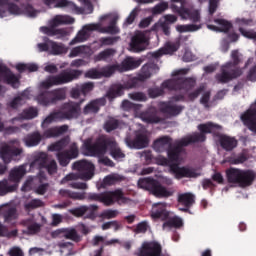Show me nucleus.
<instances>
[{
	"instance_id": "nucleus-1",
	"label": "nucleus",
	"mask_w": 256,
	"mask_h": 256,
	"mask_svg": "<svg viewBox=\"0 0 256 256\" xmlns=\"http://www.w3.org/2000/svg\"><path fill=\"white\" fill-rule=\"evenodd\" d=\"M84 149L89 157H105L107 152L115 161L119 159H125V153L119 147V144L113 137H99L94 143L91 140L84 142Z\"/></svg>"
},
{
	"instance_id": "nucleus-2",
	"label": "nucleus",
	"mask_w": 256,
	"mask_h": 256,
	"mask_svg": "<svg viewBox=\"0 0 256 256\" xmlns=\"http://www.w3.org/2000/svg\"><path fill=\"white\" fill-rule=\"evenodd\" d=\"M171 9L173 13H178L181 19L191 21L194 24L178 25L179 33H193L201 29V13L199 10L186 8L185 0H171Z\"/></svg>"
},
{
	"instance_id": "nucleus-3",
	"label": "nucleus",
	"mask_w": 256,
	"mask_h": 256,
	"mask_svg": "<svg viewBox=\"0 0 256 256\" xmlns=\"http://www.w3.org/2000/svg\"><path fill=\"white\" fill-rule=\"evenodd\" d=\"M231 57L233 62H227L220 69V73L216 74L217 83H221L225 85L227 83H231L233 79H237L243 75V70L241 68H234L241 63V54L239 50H233L231 52Z\"/></svg>"
},
{
	"instance_id": "nucleus-4",
	"label": "nucleus",
	"mask_w": 256,
	"mask_h": 256,
	"mask_svg": "<svg viewBox=\"0 0 256 256\" xmlns=\"http://www.w3.org/2000/svg\"><path fill=\"white\" fill-rule=\"evenodd\" d=\"M226 179L232 185H238L242 189L251 187L256 179L255 170H242L239 168L230 167L226 170Z\"/></svg>"
},
{
	"instance_id": "nucleus-5",
	"label": "nucleus",
	"mask_w": 256,
	"mask_h": 256,
	"mask_svg": "<svg viewBox=\"0 0 256 256\" xmlns=\"http://www.w3.org/2000/svg\"><path fill=\"white\" fill-rule=\"evenodd\" d=\"M83 75V71L75 69H66L57 75H52L46 78V80L40 83L42 89H51V87H57L59 85H67V83H72L76 81Z\"/></svg>"
},
{
	"instance_id": "nucleus-6",
	"label": "nucleus",
	"mask_w": 256,
	"mask_h": 256,
	"mask_svg": "<svg viewBox=\"0 0 256 256\" xmlns=\"http://www.w3.org/2000/svg\"><path fill=\"white\" fill-rule=\"evenodd\" d=\"M65 99H67V87L45 90L36 96L37 103L42 107L57 105L59 102L65 101Z\"/></svg>"
},
{
	"instance_id": "nucleus-7",
	"label": "nucleus",
	"mask_w": 256,
	"mask_h": 256,
	"mask_svg": "<svg viewBox=\"0 0 256 256\" xmlns=\"http://www.w3.org/2000/svg\"><path fill=\"white\" fill-rule=\"evenodd\" d=\"M87 199L88 201L103 203L106 207H111V205H115V203H119V201H122V203L127 201V197H125V193H123L121 189L102 193H89Z\"/></svg>"
},
{
	"instance_id": "nucleus-8",
	"label": "nucleus",
	"mask_w": 256,
	"mask_h": 256,
	"mask_svg": "<svg viewBox=\"0 0 256 256\" xmlns=\"http://www.w3.org/2000/svg\"><path fill=\"white\" fill-rule=\"evenodd\" d=\"M84 99L79 102L68 101L62 104L61 110L58 111L60 113V117L66 121H73V119H79L81 115V105H83Z\"/></svg>"
},
{
	"instance_id": "nucleus-9",
	"label": "nucleus",
	"mask_w": 256,
	"mask_h": 256,
	"mask_svg": "<svg viewBox=\"0 0 256 256\" xmlns=\"http://www.w3.org/2000/svg\"><path fill=\"white\" fill-rule=\"evenodd\" d=\"M197 85V81L194 78H184L180 77L174 80H166L162 83V87L164 89H168L169 91H191L193 87Z\"/></svg>"
},
{
	"instance_id": "nucleus-10",
	"label": "nucleus",
	"mask_w": 256,
	"mask_h": 256,
	"mask_svg": "<svg viewBox=\"0 0 256 256\" xmlns=\"http://www.w3.org/2000/svg\"><path fill=\"white\" fill-rule=\"evenodd\" d=\"M73 169L78 171V177L82 181H91L95 177V164L90 161H76L73 163Z\"/></svg>"
},
{
	"instance_id": "nucleus-11",
	"label": "nucleus",
	"mask_w": 256,
	"mask_h": 256,
	"mask_svg": "<svg viewBox=\"0 0 256 256\" xmlns=\"http://www.w3.org/2000/svg\"><path fill=\"white\" fill-rule=\"evenodd\" d=\"M118 21L119 16H114L106 27H103L101 23H92L85 25L84 29H86V31H97L98 33L107 35H118V33H121V29L117 27Z\"/></svg>"
},
{
	"instance_id": "nucleus-12",
	"label": "nucleus",
	"mask_w": 256,
	"mask_h": 256,
	"mask_svg": "<svg viewBox=\"0 0 256 256\" xmlns=\"http://www.w3.org/2000/svg\"><path fill=\"white\" fill-rule=\"evenodd\" d=\"M214 23H217L219 26H215L213 24H208L207 27L210 29V31H216V33H227L228 39H230L231 43H237L239 41V34L237 32H231V29H233V24L225 19L216 18L214 19Z\"/></svg>"
},
{
	"instance_id": "nucleus-13",
	"label": "nucleus",
	"mask_w": 256,
	"mask_h": 256,
	"mask_svg": "<svg viewBox=\"0 0 256 256\" xmlns=\"http://www.w3.org/2000/svg\"><path fill=\"white\" fill-rule=\"evenodd\" d=\"M137 88V80H128L125 84H113L106 93V97L113 101L117 97H122L125 95V90Z\"/></svg>"
},
{
	"instance_id": "nucleus-14",
	"label": "nucleus",
	"mask_w": 256,
	"mask_h": 256,
	"mask_svg": "<svg viewBox=\"0 0 256 256\" xmlns=\"http://www.w3.org/2000/svg\"><path fill=\"white\" fill-rule=\"evenodd\" d=\"M0 81H3L6 85H10L12 89H19V85H21V77L15 75L5 64H0Z\"/></svg>"
},
{
	"instance_id": "nucleus-15",
	"label": "nucleus",
	"mask_w": 256,
	"mask_h": 256,
	"mask_svg": "<svg viewBox=\"0 0 256 256\" xmlns=\"http://www.w3.org/2000/svg\"><path fill=\"white\" fill-rule=\"evenodd\" d=\"M23 155V148L5 145L0 148V159L5 165H9L12 161H19V157Z\"/></svg>"
},
{
	"instance_id": "nucleus-16",
	"label": "nucleus",
	"mask_w": 256,
	"mask_h": 256,
	"mask_svg": "<svg viewBox=\"0 0 256 256\" xmlns=\"http://www.w3.org/2000/svg\"><path fill=\"white\" fill-rule=\"evenodd\" d=\"M56 157L61 167H67L72 159L79 157V147L76 143H73L68 150L58 152Z\"/></svg>"
},
{
	"instance_id": "nucleus-17",
	"label": "nucleus",
	"mask_w": 256,
	"mask_h": 256,
	"mask_svg": "<svg viewBox=\"0 0 256 256\" xmlns=\"http://www.w3.org/2000/svg\"><path fill=\"white\" fill-rule=\"evenodd\" d=\"M170 171L175 175L176 179H197L199 177V173L194 168L179 167L177 163L170 165Z\"/></svg>"
},
{
	"instance_id": "nucleus-18",
	"label": "nucleus",
	"mask_w": 256,
	"mask_h": 256,
	"mask_svg": "<svg viewBox=\"0 0 256 256\" xmlns=\"http://www.w3.org/2000/svg\"><path fill=\"white\" fill-rule=\"evenodd\" d=\"M149 46V38L143 32L136 33L130 42L131 51L134 53H141V51H145Z\"/></svg>"
},
{
	"instance_id": "nucleus-19",
	"label": "nucleus",
	"mask_w": 256,
	"mask_h": 256,
	"mask_svg": "<svg viewBox=\"0 0 256 256\" xmlns=\"http://www.w3.org/2000/svg\"><path fill=\"white\" fill-rule=\"evenodd\" d=\"M125 142L130 149H145V147H149V137L143 132L136 133L134 139L126 137Z\"/></svg>"
},
{
	"instance_id": "nucleus-20",
	"label": "nucleus",
	"mask_w": 256,
	"mask_h": 256,
	"mask_svg": "<svg viewBox=\"0 0 256 256\" xmlns=\"http://www.w3.org/2000/svg\"><path fill=\"white\" fill-rule=\"evenodd\" d=\"M47 153H40L35 158V163L39 164L40 169H46L49 175H55L57 173V161L51 160L47 162Z\"/></svg>"
},
{
	"instance_id": "nucleus-21",
	"label": "nucleus",
	"mask_w": 256,
	"mask_h": 256,
	"mask_svg": "<svg viewBox=\"0 0 256 256\" xmlns=\"http://www.w3.org/2000/svg\"><path fill=\"white\" fill-rule=\"evenodd\" d=\"M95 89V83L93 82H85L82 84H77L74 88L70 91V97L72 99H79L81 95L83 97H87L91 91Z\"/></svg>"
},
{
	"instance_id": "nucleus-22",
	"label": "nucleus",
	"mask_w": 256,
	"mask_h": 256,
	"mask_svg": "<svg viewBox=\"0 0 256 256\" xmlns=\"http://www.w3.org/2000/svg\"><path fill=\"white\" fill-rule=\"evenodd\" d=\"M163 247L159 242H148L142 245L137 256H161Z\"/></svg>"
},
{
	"instance_id": "nucleus-23",
	"label": "nucleus",
	"mask_w": 256,
	"mask_h": 256,
	"mask_svg": "<svg viewBox=\"0 0 256 256\" xmlns=\"http://www.w3.org/2000/svg\"><path fill=\"white\" fill-rule=\"evenodd\" d=\"M160 112L168 117H177L180 113L185 109V107L181 105L173 104V102H160L159 103Z\"/></svg>"
},
{
	"instance_id": "nucleus-24",
	"label": "nucleus",
	"mask_w": 256,
	"mask_h": 256,
	"mask_svg": "<svg viewBox=\"0 0 256 256\" xmlns=\"http://www.w3.org/2000/svg\"><path fill=\"white\" fill-rule=\"evenodd\" d=\"M157 71H159V68L155 63H147L143 65L138 77L132 78L136 80V87L139 85V81H147V79H150L151 75H153V73H157Z\"/></svg>"
},
{
	"instance_id": "nucleus-25",
	"label": "nucleus",
	"mask_w": 256,
	"mask_h": 256,
	"mask_svg": "<svg viewBox=\"0 0 256 256\" xmlns=\"http://www.w3.org/2000/svg\"><path fill=\"white\" fill-rule=\"evenodd\" d=\"M140 119L144 123L153 125L155 123H161V117H159V112L154 106H150L147 110L140 114Z\"/></svg>"
},
{
	"instance_id": "nucleus-26",
	"label": "nucleus",
	"mask_w": 256,
	"mask_h": 256,
	"mask_svg": "<svg viewBox=\"0 0 256 256\" xmlns=\"http://www.w3.org/2000/svg\"><path fill=\"white\" fill-rule=\"evenodd\" d=\"M152 219H161V221H167L169 219V211H167V204L159 202L153 204L151 210Z\"/></svg>"
},
{
	"instance_id": "nucleus-27",
	"label": "nucleus",
	"mask_w": 256,
	"mask_h": 256,
	"mask_svg": "<svg viewBox=\"0 0 256 256\" xmlns=\"http://www.w3.org/2000/svg\"><path fill=\"white\" fill-rule=\"evenodd\" d=\"M205 142V136L203 134H192L188 137L181 138L175 141V146L179 147L182 151H185L183 147H189L191 143H203Z\"/></svg>"
},
{
	"instance_id": "nucleus-28",
	"label": "nucleus",
	"mask_w": 256,
	"mask_h": 256,
	"mask_svg": "<svg viewBox=\"0 0 256 256\" xmlns=\"http://www.w3.org/2000/svg\"><path fill=\"white\" fill-rule=\"evenodd\" d=\"M107 105V99L105 97H101L98 99H94L90 101L83 109V114L84 115H89V114H97L101 110V107H105Z\"/></svg>"
},
{
	"instance_id": "nucleus-29",
	"label": "nucleus",
	"mask_w": 256,
	"mask_h": 256,
	"mask_svg": "<svg viewBox=\"0 0 256 256\" xmlns=\"http://www.w3.org/2000/svg\"><path fill=\"white\" fill-rule=\"evenodd\" d=\"M143 60H135L133 57H126L121 64H118L119 73H125L127 71H133V69H138L141 67Z\"/></svg>"
},
{
	"instance_id": "nucleus-30",
	"label": "nucleus",
	"mask_w": 256,
	"mask_h": 256,
	"mask_svg": "<svg viewBox=\"0 0 256 256\" xmlns=\"http://www.w3.org/2000/svg\"><path fill=\"white\" fill-rule=\"evenodd\" d=\"M241 121L250 130L256 133V109H248L241 115Z\"/></svg>"
},
{
	"instance_id": "nucleus-31",
	"label": "nucleus",
	"mask_w": 256,
	"mask_h": 256,
	"mask_svg": "<svg viewBox=\"0 0 256 256\" xmlns=\"http://www.w3.org/2000/svg\"><path fill=\"white\" fill-rule=\"evenodd\" d=\"M173 138L170 136H162L153 142V149L157 153H165L172 146Z\"/></svg>"
},
{
	"instance_id": "nucleus-32",
	"label": "nucleus",
	"mask_w": 256,
	"mask_h": 256,
	"mask_svg": "<svg viewBox=\"0 0 256 256\" xmlns=\"http://www.w3.org/2000/svg\"><path fill=\"white\" fill-rule=\"evenodd\" d=\"M27 173V169L25 168L24 165H20L18 167H14L10 170L8 179L11 181L12 185H16V189L19 187V183H21V179L25 177Z\"/></svg>"
},
{
	"instance_id": "nucleus-33",
	"label": "nucleus",
	"mask_w": 256,
	"mask_h": 256,
	"mask_svg": "<svg viewBox=\"0 0 256 256\" xmlns=\"http://www.w3.org/2000/svg\"><path fill=\"white\" fill-rule=\"evenodd\" d=\"M62 234L65 239H70L71 241H75L76 243H79V241H81V237L79 236V233H77V230L75 228L58 229L52 233V237H59V235Z\"/></svg>"
},
{
	"instance_id": "nucleus-34",
	"label": "nucleus",
	"mask_w": 256,
	"mask_h": 256,
	"mask_svg": "<svg viewBox=\"0 0 256 256\" xmlns=\"http://www.w3.org/2000/svg\"><path fill=\"white\" fill-rule=\"evenodd\" d=\"M54 7L57 9H68V11L76 13V15H82L84 13L83 8L76 6L75 3L68 0H58Z\"/></svg>"
},
{
	"instance_id": "nucleus-35",
	"label": "nucleus",
	"mask_w": 256,
	"mask_h": 256,
	"mask_svg": "<svg viewBox=\"0 0 256 256\" xmlns=\"http://www.w3.org/2000/svg\"><path fill=\"white\" fill-rule=\"evenodd\" d=\"M150 193L154 195V197L159 198H167L173 195L172 191H169L165 186L161 185L160 181L155 180L154 185H152V190Z\"/></svg>"
},
{
	"instance_id": "nucleus-36",
	"label": "nucleus",
	"mask_w": 256,
	"mask_h": 256,
	"mask_svg": "<svg viewBox=\"0 0 256 256\" xmlns=\"http://www.w3.org/2000/svg\"><path fill=\"white\" fill-rule=\"evenodd\" d=\"M178 203L180 205H183L184 208H181V211H184V213H187L191 207L195 204V195L192 193H183L178 196Z\"/></svg>"
},
{
	"instance_id": "nucleus-37",
	"label": "nucleus",
	"mask_w": 256,
	"mask_h": 256,
	"mask_svg": "<svg viewBox=\"0 0 256 256\" xmlns=\"http://www.w3.org/2000/svg\"><path fill=\"white\" fill-rule=\"evenodd\" d=\"M67 131H69V126L67 124H64L62 126H55L46 129L43 133V137H45L46 139H51L53 137H59L60 135L67 133Z\"/></svg>"
},
{
	"instance_id": "nucleus-38",
	"label": "nucleus",
	"mask_w": 256,
	"mask_h": 256,
	"mask_svg": "<svg viewBox=\"0 0 256 256\" xmlns=\"http://www.w3.org/2000/svg\"><path fill=\"white\" fill-rule=\"evenodd\" d=\"M219 143L220 147L224 149V151H233L235 147H237V139L227 136V135H221L219 137Z\"/></svg>"
},
{
	"instance_id": "nucleus-39",
	"label": "nucleus",
	"mask_w": 256,
	"mask_h": 256,
	"mask_svg": "<svg viewBox=\"0 0 256 256\" xmlns=\"http://www.w3.org/2000/svg\"><path fill=\"white\" fill-rule=\"evenodd\" d=\"M217 129H221V125L214 124L213 122H207V123L198 125V130L200 131V133L196 132V134L203 135L204 141H206L207 133H213V131H217Z\"/></svg>"
},
{
	"instance_id": "nucleus-40",
	"label": "nucleus",
	"mask_w": 256,
	"mask_h": 256,
	"mask_svg": "<svg viewBox=\"0 0 256 256\" xmlns=\"http://www.w3.org/2000/svg\"><path fill=\"white\" fill-rule=\"evenodd\" d=\"M60 197H65L68 199H73L74 201H83L87 199L85 192H73L67 189H60L59 190Z\"/></svg>"
},
{
	"instance_id": "nucleus-41",
	"label": "nucleus",
	"mask_w": 256,
	"mask_h": 256,
	"mask_svg": "<svg viewBox=\"0 0 256 256\" xmlns=\"http://www.w3.org/2000/svg\"><path fill=\"white\" fill-rule=\"evenodd\" d=\"M40 31L48 37H55V35H60V37H65L67 35V30L65 29H57L53 24H50V27L42 26Z\"/></svg>"
},
{
	"instance_id": "nucleus-42",
	"label": "nucleus",
	"mask_w": 256,
	"mask_h": 256,
	"mask_svg": "<svg viewBox=\"0 0 256 256\" xmlns=\"http://www.w3.org/2000/svg\"><path fill=\"white\" fill-rule=\"evenodd\" d=\"M1 211L5 223H11V221H15V219H17V208L6 205Z\"/></svg>"
},
{
	"instance_id": "nucleus-43",
	"label": "nucleus",
	"mask_w": 256,
	"mask_h": 256,
	"mask_svg": "<svg viewBox=\"0 0 256 256\" xmlns=\"http://www.w3.org/2000/svg\"><path fill=\"white\" fill-rule=\"evenodd\" d=\"M42 139H43V136H41V133L36 131L31 134H28L24 139V143L26 147H37V145L41 143Z\"/></svg>"
},
{
	"instance_id": "nucleus-44",
	"label": "nucleus",
	"mask_w": 256,
	"mask_h": 256,
	"mask_svg": "<svg viewBox=\"0 0 256 256\" xmlns=\"http://www.w3.org/2000/svg\"><path fill=\"white\" fill-rule=\"evenodd\" d=\"M166 153L171 163H179L183 150L174 144V146L172 145L168 148Z\"/></svg>"
},
{
	"instance_id": "nucleus-45",
	"label": "nucleus",
	"mask_w": 256,
	"mask_h": 256,
	"mask_svg": "<svg viewBox=\"0 0 256 256\" xmlns=\"http://www.w3.org/2000/svg\"><path fill=\"white\" fill-rule=\"evenodd\" d=\"M50 44V53L51 55H65L67 53L68 48L63 43H57L53 40H48Z\"/></svg>"
},
{
	"instance_id": "nucleus-46",
	"label": "nucleus",
	"mask_w": 256,
	"mask_h": 256,
	"mask_svg": "<svg viewBox=\"0 0 256 256\" xmlns=\"http://www.w3.org/2000/svg\"><path fill=\"white\" fill-rule=\"evenodd\" d=\"M75 23V19L71 18L69 16H61V15H57L55 16L50 24L52 25V27H59V25H71Z\"/></svg>"
},
{
	"instance_id": "nucleus-47",
	"label": "nucleus",
	"mask_w": 256,
	"mask_h": 256,
	"mask_svg": "<svg viewBox=\"0 0 256 256\" xmlns=\"http://www.w3.org/2000/svg\"><path fill=\"white\" fill-rule=\"evenodd\" d=\"M162 227L163 229H172V227L179 229V227H183V220L178 216L172 218L168 216V219L163 223Z\"/></svg>"
},
{
	"instance_id": "nucleus-48",
	"label": "nucleus",
	"mask_w": 256,
	"mask_h": 256,
	"mask_svg": "<svg viewBox=\"0 0 256 256\" xmlns=\"http://www.w3.org/2000/svg\"><path fill=\"white\" fill-rule=\"evenodd\" d=\"M119 41H121V36H107L101 37L98 40V43L100 47H111L112 45L119 43Z\"/></svg>"
},
{
	"instance_id": "nucleus-49",
	"label": "nucleus",
	"mask_w": 256,
	"mask_h": 256,
	"mask_svg": "<svg viewBox=\"0 0 256 256\" xmlns=\"http://www.w3.org/2000/svg\"><path fill=\"white\" fill-rule=\"evenodd\" d=\"M14 191H17V185H10L9 180L4 179L0 181V195L3 197L4 195H7V193H14Z\"/></svg>"
},
{
	"instance_id": "nucleus-50",
	"label": "nucleus",
	"mask_w": 256,
	"mask_h": 256,
	"mask_svg": "<svg viewBox=\"0 0 256 256\" xmlns=\"http://www.w3.org/2000/svg\"><path fill=\"white\" fill-rule=\"evenodd\" d=\"M120 126H121V121L111 117L105 121L103 128H104V131H106V133H111L116 129H119Z\"/></svg>"
},
{
	"instance_id": "nucleus-51",
	"label": "nucleus",
	"mask_w": 256,
	"mask_h": 256,
	"mask_svg": "<svg viewBox=\"0 0 256 256\" xmlns=\"http://www.w3.org/2000/svg\"><path fill=\"white\" fill-rule=\"evenodd\" d=\"M55 121H63L59 111L51 112L42 122L41 127L45 129Z\"/></svg>"
},
{
	"instance_id": "nucleus-52",
	"label": "nucleus",
	"mask_w": 256,
	"mask_h": 256,
	"mask_svg": "<svg viewBox=\"0 0 256 256\" xmlns=\"http://www.w3.org/2000/svg\"><path fill=\"white\" fill-rule=\"evenodd\" d=\"M117 72L119 73V64L107 65L100 69L101 77H111Z\"/></svg>"
},
{
	"instance_id": "nucleus-53",
	"label": "nucleus",
	"mask_w": 256,
	"mask_h": 256,
	"mask_svg": "<svg viewBox=\"0 0 256 256\" xmlns=\"http://www.w3.org/2000/svg\"><path fill=\"white\" fill-rule=\"evenodd\" d=\"M39 115V110L35 107H29L22 111L20 114V119H35Z\"/></svg>"
},
{
	"instance_id": "nucleus-54",
	"label": "nucleus",
	"mask_w": 256,
	"mask_h": 256,
	"mask_svg": "<svg viewBox=\"0 0 256 256\" xmlns=\"http://www.w3.org/2000/svg\"><path fill=\"white\" fill-rule=\"evenodd\" d=\"M155 181L156 180L153 178H141L138 180V187L140 189H144L145 191L151 192Z\"/></svg>"
},
{
	"instance_id": "nucleus-55",
	"label": "nucleus",
	"mask_w": 256,
	"mask_h": 256,
	"mask_svg": "<svg viewBox=\"0 0 256 256\" xmlns=\"http://www.w3.org/2000/svg\"><path fill=\"white\" fill-rule=\"evenodd\" d=\"M97 211H99V206L95 204H91L89 206L86 205V213L84 214V219H97Z\"/></svg>"
},
{
	"instance_id": "nucleus-56",
	"label": "nucleus",
	"mask_w": 256,
	"mask_h": 256,
	"mask_svg": "<svg viewBox=\"0 0 256 256\" xmlns=\"http://www.w3.org/2000/svg\"><path fill=\"white\" fill-rule=\"evenodd\" d=\"M25 92H22L20 96L14 97L9 103L8 107L10 109H17L18 107H21L25 103Z\"/></svg>"
},
{
	"instance_id": "nucleus-57",
	"label": "nucleus",
	"mask_w": 256,
	"mask_h": 256,
	"mask_svg": "<svg viewBox=\"0 0 256 256\" xmlns=\"http://www.w3.org/2000/svg\"><path fill=\"white\" fill-rule=\"evenodd\" d=\"M87 29H85V26L83 27V30H80L76 37L71 40L70 44L71 45H76V43H83L84 41H87L89 35L87 34Z\"/></svg>"
},
{
	"instance_id": "nucleus-58",
	"label": "nucleus",
	"mask_w": 256,
	"mask_h": 256,
	"mask_svg": "<svg viewBox=\"0 0 256 256\" xmlns=\"http://www.w3.org/2000/svg\"><path fill=\"white\" fill-rule=\"evenodd\" d=\"M149 227V222L147 220L141 221L134 227L133 233H135L136 235H144L145 233H147V231H149Z\"/></svg>"
},
{
	"instance_id": "nucleus-59",
	"label": "nucleus",
	"mask_w": 256,
	"mask_h": 256,
	"mask_svg": "<svg viewBox=\"0 0 256 256\" xmlns=\"http://www.w3.org/2000/svg\"><path fill=\"white\" fill-rule=\"evenodd\" d=\"M67 139L65 138H62L61 140L51 144L49 147H48V150L50 151H58V153H61V151H63L64 148L67 147Z\"/></svg>"
},
{
	"instance_id": "nucleus-60",
	"label": "nucleus",
	"mask_w": 256,
	"mask_h": 256,
	"mask_svg": "<svg viewBox=\"0 0 256 256\" xmlns=\"http://www.w3.org/2000/svg\"><path fill=\"white\" fill-rule=\"evenodd\" d=\"M142 107V104H135L129 100H124L122 102V109H124V111H140Z\"/></svg>"
},
{
	"instance_id": "nucleus-61",
	"label": "nucleus",
	"mask_w": 256,
	"mask_h": 256,
	"mask_svg": "<svg viewBox=\"0 0 256 256\" xmlns=\"http://www.w3.org/2000/svg\"><path fill=\"white\" fill-rule=\"evenodd\" d=\"M210 100H211V91L204 92L200 98V104L203 105L204 109H210V107H213V105H215V104H211Z\"/></svg>"
},
{
	"instance_id": "nucleus-62",
	"label": "nucleus",
	"mask_w": 256,
	"mask_h": 256,
	"mask_svg": "<svg viewBox=\"0 0 256 256\" xmlns=\"http://www.w3.org/2000/svg\"><path fill=\"white\" fill-rule=\"evenodd\" d=\"M128 97L132 101H139L141 103H145L148 99L147 94L144 92H131L128 94Z\"/></svg>"
},
{
	"instance_id": "nucleus-63",
	"label": "nucleus",
	"mask_w": 256,
	"mask_h": 256,
	"mask_svg": "<svg viewBox=\"0 0 256 256\" xmlns=\"http://www.w3.org/2000/svg\"><path fill=\"white\" fill-rule=\"evenodd\" d=\"M115 55V50L108 48L106 50H103L96 56V61H107L110 57H113Z\"/></svg>"
},
{
	"instance_id": "nucleus-64",
	"label": "nucleus",
	"mask_w": 256,
	"mask_h": 256,
	"mask_svg": "<svg viewBox=\"0 0 256 256\" xmlns=\"http://www.w3.org/2000/svg\"><path fill=\"white\" fill-rule=\"evenodd\" d=\"M69 213L74 217H85V213H87V205H82L80 207L73 208L69 211Z\"/></svg>"
}]
</instances>
